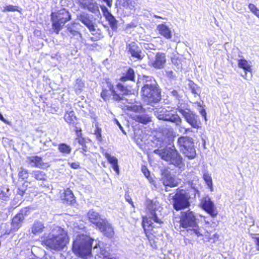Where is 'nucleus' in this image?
<instances>
[{
  "instance_id": "obj_1",
  "label": "nucleus",
  "mask_w": 259,
  "mask_h": 259,
  "mask_svg": "<svg viewBox=\"0 0 259 259\" xmlns=\"http://www.w3.org/2000/svg\"><path fill=\"white\" fill-rule=\"evenodd\" d=\"M132 85H125L121 82L115 85L109 79H105L102 85L100 97L105 102L112 100L113 102H120L123 100L124 97L133 93Z\"/></svg>"
},
{
  "instance_id": "obj_2",
  "label": "nucleus",
  "mask_w": 259,
  "mask_h": 259,
  "mask_svg": "<svg viewBox=\"0 0 259 259\" xmlns=\"http://www.w3.org/2000/svg\"><path fill=\"white\" fill-rule=\"evenodd\" d=\"M55 234L44 235L41 237V244L47 249L60 251L63 250L69 242L67 231L60 226L53 229Z\"/></svg>"
},
{
  "instance_id": "obj_3",
  "label": "nucleus",
  "mask_w": 259,
  "mask_h": 259,
  "mask_svg": "<svg viewBox=\"0 0 259 259\" xmlns=\"http://www.w3.org/2000/svg\"><path fill=\"white\" fill-rule=\"evenodd\" d=\"M94 239L90 236L80 234L76 236L73 241L71 249L77 256L87 259L92 256V245Z\"/></svg>"
},
{
  "instance_id": "obj_4",
  "label": "nucleus",
  "mask_w": 259,
  "mask_h": 259,
  "mask_svg": "<svg viewBox=\"0 0 259 259\" xmlns=\"http://www.w3.org/2000/svg\"><path fill=\"white\" fill-rule=\"evenodd\" d=\"M50 16L52 28L56 34H58L65 24L71 19L70 13L64 8L52 12Z\"/></svg>"
},
{
  "instance_id": "obj_5",
  "label": "nucleus",
  "mask_w": 259,
  "mask_h": 259,
  "mask_svg": "<svg viewBox=\"0 0 259 259\" xmlns=\"http://www.w3.org/2000/svg\"><path fill=\"white\" fill-rule=\"evenodd\" d=\"M154 153L158 155L163 160L170 162L176 166H180L183 164V158L174 146L171 148L155 150Z\"/></svg>"
},
{
  "instance_id": "obj_6",
  "label": "nucleus",
  "mask_w": 259,
  "mask_h": 259,
  "mask_svg": "<svg viewBox=\"0 0 259 259\" xmlns=\"http://www.w3.org/2000/svg\"><path fill=\"white\" fill-rule=\"evenodd\" d=\"M177 144L180 152L189 159H193L196 157V151L194 140L192 138L181 136L178 139Z\"/></svg>"
},
{
  "instance_id": "obj_7",
  "label": "nucleus",
  "mask_w": 259,
  "mask_h": 259,
  "mask_svg": "<svg viewBox=\"0 0 259 259\" xmlns=\"http://www.w3.org/2000/svg\"><path fill=\"white\" fill-rule=\"evenodd\" d=\"M141 96L148 104L158 103L161 100L160 90L155 84H144L141 89Z\"/></svg>"
},
{
  "instance_id": "obj_8",
  "label": "nucleus",
  "mask_w": 259,
  "mask_h": 259,
  "mask_svg": "<svg viewBox=\"0 0 259 259\" xmlns=\"http://www.w3.org/2000/svg\"><path fill=\"white\" fill-rule=\"evenodd\" d=\"M189 193L183 189L178 188L172 196V206L177 211L184 210L190 206Z\"/></svg>"
},
{
  "instance_id": "obj_9",
  "label": "nucleus",
  "mask_w": 259,
  "mask_h": 259,
  "mask_svg": "<svg viewBox=\"0 0 259 259\" xmlns=\"http://www.w3.org/2000/svg\"><path fill=\"white\" fill-rule=\"evenodd\" d=\"M142 226L144 230V232L149 241L151 246L153 248H157L156 243V237L155 235V232L153 229L154 226L152 222L150 220V218L146 216H142Z\"/></svg>"
},
{
  "instance_id": "obj_10",
  "label": "nucleus",
  "mask_w": 259,
  "mask_h": 259,
  "mask_svg": "<svg viewBox=\"0 0 259 259\" xmlns=\"http://www.w3.org/2000/svg\"><path fill=\"white\" fill-rule=\"evenodd\" d=\"M180 227L184 229L197 227V221L194 212L190 210L182 211L179 216Z\"/></svg>"
},
{
  "instance_id": "obj_11",
  "label": "nucleus",
  "mask_w": 259,
  "mask_h": 259,
  "mask_svg": "<svg viewBox=\"0 0 259 259\" xmlns=\"http://www.w3.org/2000/svg\"><path fill=\"white\" fill-rule=\"evenodd\" d=\"M177 110L184 117L186 121L193 128L198 129L201 127V123L199 116L189 109H183L178 106Z\"/></svg>"
},
{
  "instance_id": "obj_12",
  "label": "nucleus",
  "mask_w": 259,
  "mask_h": 259,
  "mask_svg": "<svg viewBox=\"0 0 259 259\" xmlns=\"http://www.w3.org/2000/svg\"><path fill=\"white\" fill-rule=\"evenodd\" d=\"M31 210L30 206L24 207L14 215L11 222V230L16 231L22 227L24 217L30 213Z\"/></svg>"
},
{
  "instance_id": "obj_13",
  "label": "nucleus",
  "mask_w": 259,
  "mask_h": 259,
  "mask_svg": "<svg viewBox=\"0 0 259 259\" xmlns=\"http://www.w3.org/2000/svg\"><path fill=\"white\" fill-rule=\"evenodd\" d=\"M78 19L88 28L93 35H94L95 32L97 31V37L100 38L102 37L101 30L96 29L97 25L93 21L92 18L88 14L84 13L80 14L78 17Z\"/></svg>"
},
{
  "instance_id": "obj_14",
  "label": "nucleus",
  "mask_w": 259,
  "mask_h": 259,
  "mask_svg": "<svg viewBox=\"0 0 259 259\" xmlns=\"http://www.w3.org/2000/svg\"><path fill=\"white\" fill-rule=\"evenodd\" d=\"M199 205L200 207L212 218H215L218 215V210L216 206L208 196L203 197Z\"/></svg>"
},
{
  "instance_id": "obj_15",
  "label": "nucleus",
  "mask_w": 259,
  "mask_h": 259,
  "mask_svg": "<svg viewBox=\"0 0 259 259\" xmlns=\"http://www.w3.org/2000/svg\"><path fill=\"white\" fill-rule=\"evenodd\" d=\"M27 163L33 167L47 169L50 167L49 162H45L41 156L34 155L27 157Z\"/></svg>"
},
{
  "instance_id": "obj_16",
  "label": "nucleus",
  "mask_w": 259,
  "mask_h": 259,
  "mask_svg": "<svg viewBox=\"0 0 259 259\" xmlns=\"http://www.w3.org/2000/svg\"><path fill=\"white\" fill-rule=\"evenodd\" d=\"M103 15L108 22L110 28L113 31H116L118 28V21L108 11L107 8L103 6L101 7Z\"/></svg>"
},
{
  "instance_id": "obj_17",
  "label": "nucleus",
  "mask_w": 259,
  "mask_h": 259,
  "mask_svg": "<svg viewBox=\"0 0 259 259\" xmlns=\"http://www.w3.org/2000/svg\"><path fill=\"white\" fill-rule=\"evenodd\" d=\"M162 181L165 186L171 188L177 187L179 184L170 172L166 169H164L162 172Z\"/></svg>"
},
{
  "instance_id": "obj_18",
  "label": "nucleus",
  "mask_w": 259,
  "mask_h": 259,
  "mask_svg": "<svg viewBox=\"0 0 259 259\" xmlns=\"http://www.w3.org/2000/svg\"><path fill=\"white\" fill-rule=\"evenodd\" d=\"M60 199L66 205H73L76 203L75 197L69 188L64 190L60 196Z\"/></svg>"
},
{
  "instance_id": "obj_19",
  "label": "nucleus",
  "mask_w": 259,
  "mask_h": 259,
  "mask_svg": "<svg viewBox=\"0 0 259 259\" xmlns=\"http://www.w3.org/2000/svg\"><path fill=\"white\" fill-rule=\"evenodd\" d=\"M97 229L106 237L111 238L114 235V229L106 219L104 222H102V223Z\"/></svg>"
},
{
  "instance_id": "obj_20",
  "label": "nucleus",
  "mask_w": 259,
  "mask_h": 259,
  "mask_svg": "<svg viewBox=\"0 0 259 259\" xmlns=\"http://www.w3.org/2000/svg\"><path fill=\"white\" fill-rule=\"evenodd\" d=\"M87 217L90 222L94 224L97 228L106 219H102L97 211L91 209L87 213Z\"/></svg>"
},
{
  "instance_id": "obj_21",
  "label": "nucleus",
  "mask_w": 259,
  "mask_h": 259,
  "mask_svg": "<svg viewBox=\"0 0 259 259\" xmlns=\"http://www.w3.org/2000/svg\"><path fill=\"white\" fill-rule=\"evenodd\" d=\"M162 119L175 123L176 125H180L182 122V119L178 114L171 111H166L163 114Z\"/></svg>"
},
{
  "instance_id": "obj_22",
  "label": "nucleus",
  "mask_w": 259,
  "mask_h": 259,
  "mask_svg": "<svg viewBox=\"0 0 259 259\" xmlns=\"http://www.w3.org/2000/svg\"><path fill=\"white\" fill-rule=\"evenodd\" d=\"M135 72L131 67H128L125 71L122 73L119 80L121 82H125L127 81H135Z\"/></svg>"
},
{
  "instance_id": "obj_23",
  "label": "nucleus",
  "mask_w": 259,
  "mask_h": 259,
  "mask_svg": "<svg viewBox=\"0 0 259 259\" xmlns=\"http://www.w3.org/2000/svg\"><path fill=\"white\" fill-rule=\"evenodd\" d=\"M166 63L164 54L157 53L155 56V60L152 62V66L156 69H161Z\"/></svg>"
},
{
  "instance_id": "obj_24",
  "label": "nucleus",
  "mask_w": 259,
  "mask_h": 259,
  "mask_svg": "<svg viewBox=\"0 0 259 259\" xmlns=\"http://www.w3.org/2000/svg\"><path fill=\"white\" fill-rule=\"evenodd\" d=\"M157 29L159 33L166 39H170L172 37L171 31L170 28L165 24H160L157 25Z\"/></svg>"
},
{
  "instance_id": "obj_25",
  "label": "nucleus",
  "mask_w": 259,
  "mask_h": 259,
  "mask_svg": "<svg viewBox=\"0 0 259 259\" xmlns=\"http://www.w3.org/2000/svg\"><path fill=\"white\" fill-rule=\"evenodd\" d=\"M64 120L69 124L75 125L77 118L73 110L66 111L64 115Z\"/></svg>"
},
{
  "instance_id": "obj_26",
  "label": "nucleus",
  "mask_w": 259,
  "mask_h": 259,
  "mask_svg": "<svg viewBox=\"0 0 259 259\" xmlns=\"http://www.w3.org/2000/svg\"><path fill=\"white\" fill-rule=\"evenodd\" d=\"M104 155L107 159L108 162L112 165L115 172L118 175L119 174V169L117 158L114 156H111L110 154L107 152H105Z\"/></svg>"
},
{
  "instance_id": "obj_27",
  "label": "nucleus",
  "mask_w": 259,
  "mask_h": 259,
  "mask_svg": "<svg viewBox=\"0 0 259 259\" xmlns=\"http://www.w3.org/2000/svg\"><path fill=\"white\" fill-rule=\"evenodd\" d=\"M32 177L35 180L44 183L47 181V175L41 170H34L32 172Z\"/></svg>"
},
{
  "instance_id": "obj_28",
  "label": "nucleus",
  "mask_w": 259,
  "mask_h": 259,
  "mask_svg": "<svg viewBox=\"0 0 259 259\" xmlns=\"http://www.w3.org/2000/svg\"><path fill=\"white\" fill-rule=\"evenodd\" d=\"M238 66L242 69L245 73H252L251 66L247 60L244 59H240L238 60Z\"/></svg>"
},
{
  "instance_id": "obj_29",
  "label": "nucleus",
  "mask_w": 259,
  "mask_h": 259,
  "mask_svg": "<svg viewBox=\"0 0 259 259\" xmlns=\"http://www.w3.org/2000/svg\"><path fill=\"white\" fill-rule=\"evenodd\" d=\"M58 149L59 151L64 155H69L71 152V147L66 143H60L58 145Z\"/></svg>"
},
{
  "instance_id": "obj_30",
  "label": "nucleus",
  "mask_w": 259,
  "mask_h": 259,
  "mask_svg": "<svg viewBox=\"0 0 259 259\" xmlns=\"http://www.w3.org/2000/svg\"><path fill=\"white\" fill-rule=\"evenodd\" d=\"M45 227L42 223L39 222H35L32 226V233L34 234H38L43 232Z\"/></svg>"
},
{
  "instance_id": "obj_31",
  "label": "nucleus",
  "mask_w": 259,
  "mask_h": 259,
  "mask_svg": "<svg viewBox=\"0 0 259 259\" xmlns=\"http://www.w3.org/2000/svg\"><path fill=\"white\" fill-rule=\"evenodd\" d=\"M22 9L17 6H13L12 5H6L3 7L2 10L3 12L7 13V12H18L19 13H22Z\"/></svg>"
},
{
  "instance_id": "obj_32",
  "label": "nucleus",
  "mask_w": 259,
  "mask_h": 259,
  "mask_svg": "<svg viewBox=\"0 0 259 259\" xmlns=\"http://www.w3.org/2000/svg\"><path fill=\"white\" fill-rule=\"evenodd\" d=\"M134 119L138 122L146 124L151 121V117L145 115H137L134 117Z\"/></svg>"
},
{
  "instance_id": "obj_33",
  "label": "nucleus",
  "mask_w": 259,
  "mask_h": 259,
  "mask_svg": "<svg viewBox=\"0 0 259 259\" xmlns=\"http://www.w3.org/2000/svg\"><path fill=\"white\" fill-rule=\"evenodd\" d=\"M74 88L76 94L80 93L84 88V83L81 79L77 78L75 80Z\"/></svg>"
},
{
  "instance_id": "obj_34",
  "label": "nucleus",
  "mask_w": 259,
  "mask_h": 259,
  "mask_svg": "<svg viewBox=\"0 0 259 259\" xmlns=\"http://www.w3.org/2000/svg\"><path fill=\"white\" fill-rule=\"evenodd\" d=\"M171 60L174 65L179 66L182 65L183 62H184V57L182 55L174 54L173 56L171 57Z\"/></svg>"
},
{
  "instance_id": "obj_35",
  "label": "nucleus",
  "mask_w": 259,
  "mask_h": 259,
  "mask_svg": "<svg viewBox=\"0 0 259 259\" xmlns=\"http://www.w3.org/2000/svg\"><path fill=\"white\" fill-rule=\"evenodd\" d=\"M74 132L76 136V140L77 141L78 143H83V140H85V138L83 137L81 128L79 127H76Z\"/></svg>"
},
{
  "instance_id": "obj_36",
  "label": "nucleus",
  "mask_w": 259,
  "mask_h": 259,
  "mask_svg": "<svg viewBox=\"0 0 259 259\" xmlns=\"http://www.w3.org/2000/svg\"><path fill=\"white\" fill-rule=\"evenodd\" d=\"M142 171L144 174V176L149 180V182L151 184L154 183V180L151 177L150 172L147 166L143 165L142 167Z\"/></svg>"
},
{
  "instance_id": "obj_37",
  "label": "nucleus",
  "mask_w": 259,
  "mask_h": 259,
  "mask_svg": "<svg viewBox=\"0 0 259 259\" xmlns=\"http://www.w3.org/2000/svg\"><path fill=\"white\" fill-rule=\"evenodd\" d=\"M132 56L138 60H142L144 55L141 54V52L138 50H129Z\"/></svg>"
},
{
  "instance_id": "obj_38",
  "label": "nucleus",
  "mask_w": 259,
  "mask_h": 259,
  "mask_svg": "<svg viewBox=\"0 0 259 259\" xmlns=\"http://www.w3.org/2000/svg\"><path fill=\"white\" fill-rule=\"evenodd\" d=\"M95 127L94 135L96 136L97 140L99 142H101L102 141V129L99 126L98 123L95 124Z\"/></svg>"
},
{
  "instance_id": "obj_39",
  "label": "nucleus",
  "mask_w": 259,
  "mask_h": 259,
  "mask_svg": "<svg viewBox=\"0 0 259 259\" xmlns=\"http://www.w3.org/2000/svg\"><path fill=\"white\" fill-rule=\"evenodd\" d=\"M18 176L19 179L27 180L29 177V171L26 169H22L19 171Z\"/></svg>"
},
{
  "instance_id": "obj_40",
  "label": "nucleus",
  "mask_w": 259,
  "mask_h": 259,
  "mask_svg": "<svg viewBox=\"0 0 259 259\" xmlns=\"http://www.w3.org/2000/svg\"><path fill=\"white\" fill-rule=\"evenodd\" d=\"M28 186L24 183L21 186L18 188L17 193L20 196H23L27 189Z\"/></svg>"
},
{
  "instance_id": "obj_41",
  "label": "nucleus",
  "mask_w": 259,
  "mask_h": 259,
  "mask_svg": "<svg viewBox=\"0 0 259 259\" xmlns=\"http://www.w3.org/2000/svg\"><path fill=\"white\" fill-rule=\"evenodd\" d=\"M203 178L208 187L212 190V181L211 177L207 174H204L203 176Z\"/></svg>"
},
{
  "instance_id": "obj_42",
  "label": "nucleus",
  "mask_w": 259,
  "mask_h": 259,
  "mask_svg": "<svg viewBox=\"0 0 259 259\" xmlns=\"http://www.w3.org/2000/svg\"><path fill=\"white\" fill-rule=\"evenodd\" d=\"M150 213L152 215L150 218L153 220L155 223H156L159 224H161L163 223V222L158 218L157 215L156 213V210L155 209L151 210L150 211Z\"/></svg>"
},
{
  "instance_id": "obj_43",
  "label": "nucleus",
  "mask_w": 259,
  "mask_h": 259,
  "mask_svg": "<svg viewBox=\"0 0 259 259\" xmlns=\"http://www.w3.org/2000/svg\"><path fill=\"white\" fill-rule=\"evenodd\" d=\"M248 8L253 14L259 18V9L253 4H249L248 5Z\"/></svg>"
},
{
  "instance_id": "obj_44",
  "label": "nucleus",
  "mask_w": 259,
  "mask_h": 259,
  "mask_svg": "<svg viewBox=\"0 0 259 259\" xmlns=\"http://www.w3.org/2000/svg\"><path fill=\"white\" fill-rule=\"evenodd\" d=\"M70 167L74 169H77L80 167V163L78 162H73L69 163Z\"/></svg>"
},
{
  "instance_id": "obj_45",
  "label": "nucleus",
  "mask_w": 259,
  "mask_h": 259,
  "mask_svg": "<svg viewBox=\"0 0 259 259\" xmlns=\"http://www.w3.org/2000/svg\"><path fill=\"white\" fill-rule=\"evenodd\" d=\"M87 9L92 12H94L95 10H98V7L96 5H95L93 3H90L88 5L87 7Z\"/></svg>"
},
{
  "instance_id": "obj_46",
  "label": "nucleus",
  "mask_w": 259,
  "mask_h": 259,
  "mask_svg": "<svg viewBox=\"0 0 259 259\" xmlns=\"http://www.w3.org/2000/svg\"><path fill=\"white\" fill-rule=\"evenodd\" d=\"M67 30L70 33V34H71V35H80V33L78 31H77L76 30H74L73 28H71L70 27H68L67 28Z\"/></svg>"
},
{
  "instance_id": "obj_47",
  "label": "nucleus",
  "mask_w": 259,
  "mask_h": 259,
  "mask_svg": "<svg viewBox=\"0 0 259 259\" xmlns=\"http://www.w3.org/2000/svg\"><path fill=\"white\" fill-rule=\"evenodd\" d=\"M193 228V229L192 230V231L194 233H195L197 235V236L200 237L202 235L200 231V228H199L198 225L197 227Z\"/></svg>"
},
{
  "instance_id": "obj_48",
  "label": "nucleus",
  "mask_w": 259,
  "mask_h": 259,
  "mask_svg": "<svg viewBox=\"0 0 259 259\" xmlns=\"http://www.w3.org/2000/svg\"><path fill=\"white\" fill-rule=\"evenodd\" d=\"M79 144L82 146V148H81V149H82L81 153L85 155L84 153L87 152V150H88V147H87V146L86 145L85 140H83V143Z\"/></svg>"
},
{
  "instance_id": "obj_49",
  "label": "nucleus",
  "mask_w": 259,
  "mask_h": 259,
  "mask_svg": "<svg viewBox=\"0 0 259 259\" xmlns=\"http://www.w3.org/2000/svg\"><path fill=\"white\" fill-rule=\"evenodd\" d=\"M252 238L254 239L256 250L259 251V237H252Z\"/></svg>"
},
{
  "instance_id": "obj_50",
  "label": "nucleus",
  "mask_w": 259,
  "mask_h": 259,
  "mask_svg": "<svg viewBox=\"0 0 259 259\" xmlns=\"http://www.w3.org/2000/svg\"><path fill=\"white\" fill-rule=\"evenodd\" d=\"M166 75L169 78H174L175 77V75L172 71L169 70L166 72Z\"/></svg>"
},
{
  "instance_id": "obj_51",
  "label": "nucleus",
  "mask_w": 259,
  "mask_h": 259,
  "mask_svg": "<svg viewBox=\"0 0 259 259\" xmlns=\"http://www.w3.org/2000/svg\"><path fill=\"white\" fill-rule=\"evenodd\" d=\"M0 120L7 124L11 125V122L5 119L3 115L0 113Z\"/></svg>"
},
{
  "instance_id": "obj_52",
  "label": "nucleus",
  "mask_w": 259,
  "mask_h": 259,
  "mask_svg": "<svg viewBox=\"0 0 259 259\" xmlns=\"http://www.w3.org/2000/svg\"><path fill=\"white\" fill-rule=\"evenodd\" d=\"M200 113L204 117L205 120H206V113L205 110L202 109L200 111Z\"/></svg>"
},
{
  "instance_id": "obj_53",
  "label": "nucleus",
  "mask_w": 259,
  "mask_h": 259,
  "mask_svg": "<svg viewBox=\"0 0 259 259\" xmlns=\"http://www.w3.org/2000/svg\"><path fill=\"white\" fill-rule=\"evenodd\" d=\"M104 2H106L107 5L108 7H111L112 5V0H103Z\"/></svg>"
},
{
  "instance_id": "obj_54",
  "label": "nucleus",
  "mask_w": 259,
  "mask_h": 259,
  "mask_svg": "<svg viewBox=\"0 0 259 259\" xmlns=\"http://www.w3.org/2000/svg\"><path fill=\"white\" fill-rule=\"evenodd\" d=\"M136 26H137L136 24H135L134 23L132 22L130 24H128L127 27L128 28H135Z\"/></svg>"
},
{
  "instance_id": "obj_55",
  "label": "nucleus",
  "mask_w": 259,
  "mask_h": 259,
  "mask_svg": "<svg viewBox=\"0 0 259 259\" xmlns=\"http://www.w3.org/2000/svg\"><path fill=\"white\" fill-rule=\"evenodd\" d=\"M192 133L193 132V131L191 128H185V132H184V133L185 134H187L188 133Z\"/></svg>"
},
{
  "instance_id": "obj_56",
  "label": "nucleus",
  "mask_w": 259,
  "mask_h": 259,
  "mask_svg": "<svg viewBox=\"0 0 259 259\" xmlns=\"http://www.w3.org/2000/svg\"><path fill=\"white\" fill-rule=\"evenodd\" d=\"M126 201L130 203L131 204L132 206H134V203L132 201V198H127L126 199Z\"/></svg>"
},
{
  "instance_id": "obj_57",
  "label": "nucleus",
  "mask_w": 259,
  "mask_h": 259,
  "mask_svg": "<svg viewBox=\"0 0 259 259\" xmlns=\"http://www.w3.org/2000/svg\"><path fill=\"white\" fill-rule=\"evenodd\" d=\"M11 232H14L13 230H11V229L10 230L6 231L4 233V235H9Z\"/></svg>"
},
{
  "instance_id": "obj_58",
  "label": "nucleus",
  "mask_w": 259,
  "mask_h": 259,
  "mask_svg": "<svg viewBox=\"0 0 259 259\" xmlns=\"http://www.w3.org/2000/svg\"><path fill=\"white\" fill-rule=\"evenodd\" d=\"M153 17L155 18H158V19H166V18H162V17L160 16H158V15H154L153 16Z\"/></svg>"
},
{
  "instance_id": "obj_59",
  "label": "nucleus",
  "mask_w": 259,
  "mask_h": 259,
  "mask_svg": "<svg viewBox=\"0 0 259 259\" xmlns=\"http://www.w3.org/2000/svg\"><path fill=\"white\" fill-rule=\"evenodd\" d=\"M213 237L214 238H215V239H217V240H218L219 239V235L218 234H217V233H215L213 235Z\"/></svg>"
},
{
  "instance_id": "obj_60",
  "label": "nucleus",
  "mask_w": 259,
  "mask_h": 259,
  "mask_svg": "<svg viewBox=\"0 0 259 259\" xmlns=\"http://www.w3.org/2000/svg\"><path fill=\"white\" fill-rule=\"evenodd\" d=\"M190 88H191V91H192V92L193 93H194V94H196V91H195V89H194V87H193V88H192V87H190Z\"/></svg>"
},
{
  "instance_id": "obj_61",
  "label": "nucleus",
  "mask_w": 259,
  "mask_h": 259,
  "mask_svg": "<svg viewBox=\"0 0 259 259\" xmlns=\"http://www.w3.org/2000/svg\"><path fill=\"white\" fill-rule=\"evenodd\" d=\"M118 124H119V125L120 127V128H121V126L120 125V124H119V123H118Z\"/></svg>"
}]
</instances>
